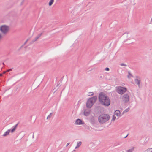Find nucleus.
Here are the masks:
<instances>
[{
  "label": "nucleus",
  "instance_id": "1",
  "mask_svg": "<svg viewBox=\"0 0 152 152\" xmlns=\"http://www.w3.org/2000/svg\"><path fill=\"white\" fill-rule=\"evenodd\" d=\"M99 100L100 103L105 106H108L110 104L109 98L103 92H100L99 95Z\"/></svg>",
  "mask_w": 152,
  "mask_h": 152
},
{
  "label": "nucleus",
  "instance_id": "2",
  "mask_svg": "<svg viewBox=\"0 0 152 152\" xmlns=\"http://www.w3.org/2000/svg\"><path fill=\"white\" fill-rule=\"evenodd\" d=\"M110 119V116L107 114H103L100 115L98 117V120L101 124H103L107 121Z\"/></svg>",
  "mask_w": 152,
  "mask_h": 152
},
{
  "label": "nucleus",
  "instance_id": "3",
  "mask_svg": "<svg viewBox=\"0 0 152 152\" xmlns=\"http://www.w3.org/2000/svg\"><path fill=\"white\" fill-rule=\"evenodd\" d=\"M97 97L96 96H94L88 99L86 103V107L88 108H91L94 103L96 102Z\"/></svg>",
  "mask_w": 152,
  "mask_h": 152
},
{
  "label": "nucleus",
  "instance_id": "4",
  "mask_svg": "<svg viewBox=\"0 0 152 152\" xmlns=\"http://www.w3.org/2000/svg\"><path fill=\"white\" fill-rule=\"evenodd\" d=\"M116 88V91L117 93L121 95L123 94L127 91V89L126 88L121 86L117 87Z\"/></svg>",
  "mask_w": 152,
  "mask_h": 152
},
{
  "label": "nucleus",
  "instance_id": "5",
  "mask_svg": "<svg viewBox=\"0 0 152 152\" xmlns=\"http://www.w3.org/2000/svg\"><path fill=\"white\" fill-rule=\"evenodd\" d=\"M18 123L16 124L14 126L12 130L8 129L7 131H6L3 135V137H6L9 134L10 132H11L12 133H13L16 130L18 126Z\"/></svg>",
  "mask_w": 152,
  "mask_h": 152
},
{
  "label": "nucleus",
  "instance_id": "6",
  "mask_svg": "<svg viewBox=\"0 0 152 152\" xmlns=\"http://www.w3.org/2000/svg\"><path fill=\"white\" fill-rule=\"evenodd\" d=\"M9 30V27L6 25H2L0 27V31L4 34H6Z\"/></svg>",
  "mask_w": 152,
  "mask_h": 152
},
{
  "label": "nucleus",
  "instance_id": "7",
  "mask_svg": "<svg viewBox=\"0 0 152 152\" xmlns=\"http://www.w3.org/2000/svg\"><path fill=\"white\" fill-rule=\"evenodd\" d=\"M123 101L125 103L128 102L129 100V95L127 94H124L122 97V98Z\"/></svg>",
  "mask_w": 152,
  "mask_h": 152
},
{
  "label": "nucleus",
  "instance_id": "8",
  "mask_svg": "<svg viewBox=\"0 0 152 152\" xmlns=\"http://www.w3.org/2000/svg\"><path fill=\"white\" fill-rule=\"evenodd\" d=\"M42 33L39 34L33 40L31 41L30 44V45L32 44L34 42L37 41L38 39L42 35Z\"/></svg>",
  "mask_w": 152,
  "mask_h": 152
},
{
  "label": "nucleus",
  "instance_id": "9",
  "mask_svg": "<svg viewBox=\"0 0 152 152\" xmlns=\"http://www.w3.org/2000/svg\"><path fill=\"white\" fill-rule=\"evenodd\" d=\"M75 124L77 125H81L84 124V122L81 119H78L76 120Z\"/></svg>",
  "mask_w": 152,
  "mask_h": 152
},
{
  "label": "nucleus",
  "instance_id": "10",
  "mask_svg": "<svg viewBox=\"0 0 152 152\" xmlns=\"http://www.w3.org/2000/svg\"><path fill=\"white\" fill-rule=\"evenodd\" d=\"M114 114L117 116H121V113L119 110H116L115 113H114Z\"/></svg>",
  "mask_w": 152,
  "mask_h": 152
},
{
  "label": "nucleus",
  "instance_id": "11",
  "mask_svg": "<svg viewBox=\"0 0 152 152\" xmlns=\"http://www.w3.org/2000/svg\"><path fill=\"white\" fill-rule=\"evenodd\" d=\"M134 81L136 83L138 86V87H139L140 86V80L138 79H135L134 80Z\"/></svg>",
  "mask_w": 152,
  "mask_h": 152
},
{
  "label": "nucleus",
  "instance_id": "12",
  "mask_svg": "<svg viewBox=\"0 0 152 152\" xmlns=\"http://www.w3.org/2000/svg\"><path fill=\"white\" fill-rule=\"evenodd\" d=\"M90 113V112L89 111H87L86 110H85L84 112V114L85 116H88V115Z\"/></svg>",
  "mask_w": 152,
  "mask_h": 152
},
{
  "label": "nucleus",
  "instance_id": "13",
  "mask_svg": "<svg viewBox=\"0 0 152 152\" xmlns=\"http://www.w3.org/2000/svg\"><path fill=\"white\" fill-rule=\"evenodd\" d=\"M85 127L86 129L88 130L89 131L91 130L92 129V127H89L88 126L86 125L85 126Z\"/></svg>",
  "mask_w": 152,
  "mask_h": 152
},
{
  "label": "nucleus",
  "instance_id": "14",
  "mask_svg": "<svg viewBox=\"0 0 152 152\" xmlns=\"http://www.w3.org/2000/svg\"><path fill=\"white\" fill-rule=\"evenodd\" d=\"M82 142L81 141L77 143V146L75 147V149H77L81 145Z\"/></svg>",
  "mask_w": 152,
  "mask_h": 152
},
{
  "label": "nucleus",
  "instance_id": "15",
  "mask_svg": "<svg viewBox=\"0 0 152 152\" xmlns=\"http://www.w3.org/2000/svg\"><path fill=\"white\" fill-rule=\"evenodd\" d=\"M152 152V148H149L146 150L144 152Z\"/></svg>",
  "mask_w": 152,
  "mask_h": 152
},
{
  "label": "nucleus",
  "instance_id": "16",
  "mask_svg": "<svg viewBox=\"0 0 152 152\" xmlns=\"http://www.w3.org/2000/svg\"><path fill=\"white\" fill-rule=\"evenodd\" d=\"M134 147H132L131 148L127 151V152H132L134 149Z\"/></svg>",
  "mask_w": 152,
  "mask_h": 152
},
{
  "label": "nucleus",
  "instance_id": "17",
  "mask_svg": "<svg viewBox=\"0 0 152 152\" xmlns=\"http://www.w3.org/2000/svg\"><path fill=\"white\" fill-rule=\"evenodd\" d=\"M54 0H50V1L49 3V5L50 6H51L52 4H53V2H54Z\"/></svg>",
  "mask_w": 152,
  "mask_h": 152
},
{
  "label": "nucleus",
  "instance_id": "18",
  "mask_svg": "<svg viewBox=\"0 0 152 152\" xmlns=\"http://www.w3.org/2000/svg\"><path fill=\"white\" fill-rule=\"evenodd\" d=\"M129 75L127 76V77L128 78H130L131 77H133V76L130 73V72H129Z\"/></svg>",
  "mask_w": 152,
  "mask_h": 152
},
{
  "label": "nucleus",
  "instance_id": "19",
  "mask_svg": "<svg viewBox=\"0 0 152 152\" xmlns=\"http://www.w3.org/2000/svg\"><path fill=\"white\" fill-rule=\"evenodd\" d=\"M52 113H50V114L48 116V117L47 118V119H48L49 118H50L52 116Z\"/></svg>",
  "mask_w": 152,
  "mask_h": 152
},
{
  "label": "nucleus",
  "instance_id": "20",
  "mask_svg": "<svg viewBox=\"0 0 152 152\" xmlns=\"http://www.w3.org/2000/svg\"><path fill=\"white\" fill-rule=\"evenodd\" d=\"M129 108H128L126 109L124 111V113H126L128 111H129Z\"/></svg>",
  "mask_w": 152,
  "mask_h": 152
},
{
  "label": "nucleus",
  "instance_id": "21",
  "mask_svg": "<svg viewBox=\"0 0 152 152\" xmlns=\"http://www.w3.org/2000/svg\"><path fill=\"white\" fill-rule=\"evenodd\" d=\"M116 118V117L115 116L113 115L112 121H114L115 119Z\"/></svg>",
  "mask_w": 152,
  "mask_h": 152
},
{
  "label": "nucleus",
  "instance_id": "22",
  "mask_svg": "<svg viewBox=\"0 0 152 152\" xmlns=\"http://www.w3.org/2000/svg\"><path fill=\"white\" fill-rule=\"evenodd\" d=\"M120 65L122 66H126L127 65L125 64L124 63H121L120 64Z\"/></svg>",
  "mask_w": 152,
  "mask_h": 152
},
{
  "label": "nucleus",
  "instance_id": "23",
  "mask_svg": "<svg viewBox=\"0 0 152 152\" xmlns=\"http://www.w3.org/2000/svg\"><path fill=\"white\" fill-rule=\"evenodd\" d=\"M89 96H92L93 95L94 93L93 92H90L89 93Z\"/></svg>",
  "mask_w": 152,
  "mask_h": 152
},
{
  "label": "nucleus",
  "instance_id": "24",
  "mask_svg": "<svg viewBox=\"0 0 152 152\" xmlns=\"http://www.w3.org/2000/svg\"><path fill=\"white\" fill-rule=\"evenodd\" d=\"M99 78L101 79H102L103 78V76L102 75H101L99 76Z\"/></svg>",
  "mask_w": 152,
  "mask_h": 152
},
{
  "label": "nucleus",
  "instance_id": "25",
  "mask_svg": "<svg viewBox=\"0 0 152 152\" xmlns=\"http://www.w3.org/2000/svg\"><path fill=\"white\" fill-rule=\"evenodd\" d=\"M25 1V0H22L20 4V5H22L23 4V3Z\"/></svg>",
  "mask_w": 152,
  "mask_h": 152
},
{
  "label": "nucleus",
  "instance_id": "26",
  "mask_svg": "<svg viewBox=\"0 0 152 152\" xmlns=\"http://www.w3.org/2000/svg\"><path fill=\"white\" fill-rule=\"evenodd\" d=\"M13 69V68H11V69H8V70H7V72H9L10 71H12V69Z\"/></svg>",
  "mask_w": 152,
  "mask_h": 152
},
{
  "label": "nucleus",
  "instance_id": "27",
  "mask_svg": "<svg viewBox=\"0 0 152 152\" xmlns=\"http://www.w3.org/2000/svg\"><path fill=\"white\" fill-rule=\"evenodd\" d=\"M109 70H110L109 68H107V67L105 68L104 69L105 70L107 71H109Z\"/></svg>",
  "mask_w": 152,
  "mask_h": 152
},
{
  "label": "nucleus",
  "instance_id": "28",
  "mask_svg": "<svg viewBox=\"0 0 152 152\" xmlns=\"http://www.w3.org/2000/svg\"><path fill=\"white\" fill-rule=\"evenodd\" d=\"M27 42L26 41L25 42L24 44L22 45L21 48L23 46H24L26 44V43Z\"/></svg>",
  "mask_w": 152,
  "mask_h": 152
},
{
  "label": "nucleus",
  "instance_id": "29",
  "mask_svg": "<svg viewBox=\"0 0 152 152\" xmlns=\"http://www.w3.org/2000/svg\"><path fill=\"white\" fill-rule=\"evenodd\" d=\"M70 144L69 142L66 145V146L67 147Z\"/></svg>",
  "mask_w": 152,
  "mask_h": 152
},
{
  "label": "nucleus",
  "instance_id": "30",
  "mask_svg": "<svg viewBox=\"0 0 152 152\" xmlns=\"http://www.w3.org/2000/svg\"><path fill=\"white\" fill-rule=\"evenodd\" d=\"M30 39V38H28L27 40H26V41L27 42L29 39Z\"/></svg>",
  "mask_w": 152,
  "mask_h": 152
},
{
  "label": "nucleus",
  "instance_id": "31",
  "mask_svg": "<svg viewBox=\"0 0 152 152\" xmlns=\"http://www.w3.org/2000/svg\"><path fill=\"white\" fill-rule=\"evenodd\" d=\"M0 76H2V74H0Z\"/></svg>",
  "mask_w": 152,
  "mask_h": 152
},
{
  "label": "nucleus",
  "instance_id": "32",
  "mask_svg": "<svg viewBox=\"0 0 152 152\" xmlns=\"http://www.w3.org/2000/svg\"><path fill=\"white\" fill-rule=\"evenodd\" d=\"M128 134H127L126 136L125 137H124V138H126V137L128 136Z\"/></svg>",
  "mask_w": 152,
  "mask_h": 152
},
{
  "label": "nucleus",
  "instance_id": "33",
  "mask_svg": "<svg viewBox=\"0 0 152 152\" xmlns=\"http://www.w3.org/2000/svg\"><path fill=\"white\" fill-rule=\"evenodd\" d=\"M124 113V111L122 113V115Z\"/></svg>",
  "mask_w": 152,
  "mask_h": 152
},
{
  "label": "nucleus",
  "instance_id": "34",
  "mask_svg": "<svg viewBox=\"0 0 152 152\" xmlns=\"http://www.w3.org/2000/svg\"><path fill=\"white\" fill-rule=\"evenodd\" d=\"M6 72H4V73H6Z\"/></svg>",
  "mask_w": 152,
  "mask_h": 152
},
{
  "label": "nucleus",
  "instance_id": "35",
  "mask_svg": "<svg viewBox=\"0 0 152 152\" xmlns=\"http://www.w3.org/2000/svg\"><path fill=\"white\" fill-rule=\"evenodd\" d=\"M152 18H151V21H152Z\"/></svg>",
  "mask_w": 152,
  "mask_h": 152
},
{
  "label": "nucleus",
  "instance_id": "36",
  "mask_svg": "<svg viewBox=\"0 0 152 152\" xmlns=\"http://www.w3.org/2000/svg\"><path fill=\"white\" fill-rule=\"evenodd\" d=\"M34 137V135H33V138Z\"/></svg>",
  "mask_w": 152,
  "mask_h": 152
},
{
  "label": "nucleus",
  "instance_id": "37",
  "mask_svg": "<svg viewBox=\"0 0 152 152\" xmlns=\"http://www.w3.org/2000/svg\"><path fill=\"white\" fill-rule=\"evenodd\" d=\"M3 65H4V63H3Z\"/></svg>",
  "mask_w": 152,
  "mask_h": 152
}]
</instances>
